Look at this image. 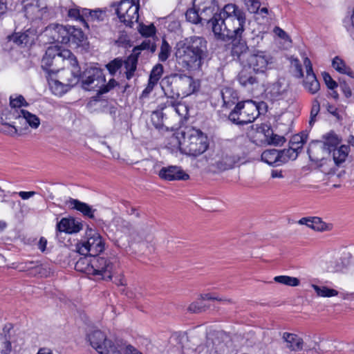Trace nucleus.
<instances>
[{"instance_id":"obj_58","label":"nucleus","mask_w":354,"mask_h":354,"mask_svg":"<svg viewBox=\"0 0 354 354\" xmlns=\"http://www.w3.org/2000/svg\"><path fill=\"white\" fill-rule=\"evenodd\" d=\"M286 141L283 136L272 133L268 142L274 145H281Z\"/></svg>"},{"instance_id":"obj_55","label":"nucleus","mask_w":354,"mask_h":354,"mask_svg":"<svg viewBox=\"0 0 354 354\" xmlns=\"http://www.w3.org/2000/svg\"><path fill=\"white\" fill-rule=\"evenodd\" d=\"M21 109H12L9 113L6 115V120H8V122H14L12 120H17L19 121V123L20 122L21 120Z\"/></svg>"},{"instance_id":"obj_39","label":"nucleus","mask_w":354,"mask_h":354,"mask_svg":"<svg viewBox=\"0 0 354 354\" xmlns=\"http://www.w3.org/2000/svg\"><path fill=\"white\" fill-rule=\"evenodd\" d=\"M185 16L187 20L192 24H205V22H204V21L202 19V18H201L202 17V16L199 15V12L196 10V8H195V6H194L192 8H190L187 10Z\"/></svg>"},{"instance_id":"obj_26","label":"nucleus","mask_w":354,"mask_h":354,"mask_svg":"<svg viewBox=\"0 0 354 354\" xmlns=\"http://www.w3.org/2000/svg\"><path fill=\"white\" fill-rule=\"evenodd\" d=\"M7 38L8 41H12L17 46H26L33 42L34 34L30 30H27L24 32H15Z\"/></svg>"},{"instance_id":"obj_36","label":"nucleus","mask_w":354,"mask_h":354,"mask_svg":"<svg viewBox=\"0 0 354 354\" xmlns=\"http://www.w3.org/2000/svg\"><path fill=\"white\" fill-rule=\"evenodd\" d=\"M148 50L153 53L156 50V45L152 39H145L140 45L133 49V53L139 57L141 50Z\"/></svg>"},{"instance_id":"obj_54","label":"nucleus","mask_w":354,"mask_h":354,"mask_svg":"<svg viewBox=\"0 0 354 354\" xmlns=\"http://www.w3.org/2000/svg\"><path fill=\"white\" fill-rule=\"evenodd\" d=\"M117 85L118 82L113 78H112L109 81V82L106 84L104 82L102 87H99L97 93L100 94L106 93Z\"/></svg>"},{"instance_id":"obj_45","label":"nucleus","mask_w":354,"mask_h":354,"mask_svg":"<svg viewBox=\"0 0 354 354\" xmlns=\"http://www.w3.org/2000/svg\"><path fill=\"white\" fill-rule=\"evenodd\" d=\"M281 153V156H283L285 159V162H288L289 160H295L297 158L298 156L299 151L295 147H290L289 149L280 150Z\"/></svg>"},{"instance_id":"obj_51","label":"nucleus","mask_w":354,"mask_h":354,"mask_svg":"<svg viewBox=\"0 0 354 354\" xmlns=\"http://www.w3.org/2000/svg\"><path fill=\"white\" fill-rule=\"evenodd\" d=\"M245 4L251 13L257 12L261 6L259 0H245Z\"/></svg>"},{"instance_id":"obj_9","label":"nucleus","mask_w":354,"mask_h":354,"mask_svg":"<svg viewBox=\"0 0 354 354\" xmlns=\"http://www.w3.org/2000/svg\"><path fill=\"white\" fill-rule=\"evenodd\" d=\"M86 235V241L80 243L77 246L79 253L98 257L97 254L104 250V243L102 236L97 232L91 229L87 232Z\"/></svg>"},{"instance_id":"obj_8","label":"nucleus","mask_w":354,"mask_h":354,"mask_svg":"<svg viewBox=\"0 0 354 354\" xmlns=\"http://www.w3.org/2000/svg\"><path fill=\"white\" fill-rule=\"evenodd\" d=\"M87 338L99 354H122V346L113 342L100 330H93L87 335Z\"/></svg>"},{"instance_id":"obj_60","label":"nucleus","mask_w":354,"mask_h":354,"mask_svg":"<svg viewBox=\"0 0 354 354\" xmlns=\"http://www.w3.org/2000/svg\"><path fill=\"white\" fill-rule=\"evenodd\" d=\"M340 88L346 97L348 98L352 95V91L350 86L346 82H340Z\"/></svg>"},{"instance_id":"obj_22","label":"nucleus","mask_w":354,"mask_h":354,"mask_svg":"<svg viewBox=\"0 0 354 354\" xmlns=\"http://www.w3.org/2000/svg\"><path fill=\"white\" fill-rule=\"evenodd\" d=\"M82 228V225L74 218H63L57 223L56 229L59 232L77 233Z\"/></svg>"},{"instance_id":"obj_5","label":"nucleus","mask_w":354,"mask_h":354,"mask_svg":"<svg viewBox=\"0 0 354 354\" xmlns=\"http://www.w3.org/2000/svg\"><path fill=\"white\" fill-rule=\"evenodd\" d=\"M179 147L182 153L192 156L203 153L208 148L207 137L199 129L186 127L181 131Z\"/></svg>"},{"instance_id":"obj_37","label":"nucleus","mask_w":354,"mask_h":354,"mask_svg":"<svg viewBox=\"0 0 354 354\" xmlns=\"http://www.w3.org/2000/svg\"><path fill=\"white\" fill-rule=\"evenodd\" d=\"M311 287L314 289L318 297H331L338 295L337 290L327 286H319L315 284H311Z\"/></svg>"},{"instance_id":"obj_18","label":"nucleus","mask_w":354,"mask_h":354,"mask_svg":"<svg viewBox=\"0 0 354 354\" xmlns=\"http://www.w3.org/2000/svg\"><path fill=\"white\" fill-rule=\"evenodd\" d=\"M63 50L55 46H50L47 48L45 55L41 59V67L44 71L50 75L54 73V68H51L55 62H57L62 56Z\"/></svg>"},{"instance_id":"obj_50","label":"nucleus","mask_w":354,"mask_h":354,"mask_svg":"<svg viewBox=\"0 0 354 354\" xmlns=\"http://www.w3.org/2000/svg\"><path fill=\"white\" fill-rule=\"evenodd\" d=\"M199 299H201V300H216V301H223L226 304H232V300L231 299L221 298L218 296H216L215 295L210 294V293L201 295Z\"/></svg>"},{"instance_id":"obj_64","label":"nucleus","mask_w":354,"mask_h":354,"mask_svg":"<svg viewBox=\"0 0 354 354\" xmlns=\"http://www.w3.org/2000/svg\"><path fill=\"white\" fill-rule=\"evenodd\" d=\"M345 22L349 24V26L347 28L348 31L354 30V10L352 15L347 18L345 20Z\"/></svg>"},{"instance_id":"obj_13","label":"nucleus","mask_w":354,"mask_h":354,"mask_svg":"<svg viewBox=\"0 0 354 354\" xmlns=\"http://www.w3.org/2000/svg\"><path fill=\"white\" fill-rule=\"evenodd\" d=\"M325 141L322 143L320 142H316L312 143L308 149V153L310 158L318 159L313 154L314 151L322 149L324 151L327 153H331L333 149L337 148V146L340 144L342 139L338 137L337 134L333 132H330L324 136Z\"/></svg>"},{"instance_id":"obj_12","label":"nucleus","mask_w":354,"mask_h":354,"mask_svg":"<svg viewBox=\"0 0 354 354\" xmlns=\"http://www.w3.org/2000/svg\"><path fill=\"white\" fill-rule=\"evenodd\" d=\"M193 6L196 8L202 19L206 24H211L216 15H218V4L216 0H194Z\"/></svg>"},{"instance_id":"obj_44","label":"nucleus","mask_w":354,"mask_h":354,"mask_svg":"<svg viewBox=\"0 0 354 354\" xmlns=\"http://www.w3.org/2000/svg\"><path fill=\"white\" fill-rule=\"evenodd\" d=\"M2 125L4 127V129H2L3 131L12 136L17 135L19 131L23 129L22 127L15 126V122H3V120Z\"/></svg>"},{"instance_id":"obj_27","label":"nucleus","mask_w":354,"mask_h":354,"mask_svg":"<svg viewBox=\"0 0 354 354\" xmlns=\"http://www.w3.org/2000/svg\"><path fill=\"white\" fill-rule=\"evenodd\" d=\"M164 109H168L171 112H175L179 116L186 117L188 114V109L185 104L176 102L174 97L167 98L164 103V106L161 107L162 111Z\"/></svg>"},{"instance_id":"obj_17","label":"nucleus","mask_w":354,"mask_h":354,"mask_svg":"<svg viewBox=\"0 0 354 354\" xmlns=\"http://www.w3.org/2000/svg\"><path fill=\"white\" fill-rule=\"evenodd\" d=\"M304 64L306 68V75L303 80V86L308 92L315 94L320 88V84L313 72V65L308 57H304Z\"/></svg>"},{"instance_id":"obj_42","label":"nucleus","mask_w":354,"mask_h":354,"mask_svg":"<svg viewBox=\"0 0 354 354\" xmlns=\"http://www.w3.org/2000/svg\"><path fill=\"white\" fill-rule=\"evenodd\" d=\"M11 351L10 337L6 335L0 334V352L2 354H9Z\"/></svg>"},{"instance_id":"obj_43","label":"nucleus","mask_w":354,"mask_h":354,"mask_svg":"<svg viewBox=\"0 0 354 354\" xmlns=\"http://www.w3.org/2000/svg\"><path fill=\"white\" fill-rule=\"evenodd\" d=\"M123 66V60L121 58H115L106 65L107 70L111 75H114Z\"/></svg>"},{"instance_id":"obj_53","label":"nucleus","mask_w":354,"mask_h":354,"mask_svg":"<svg viewBox=\"0 0 354 354\" xmlns=\"http://www.w3.org/2000/svg\"><path fill=\"white\" fill-rule=\"evenodd\" d=\"M163 115L164 113H162V111H156L153 112L151 115V120L156 128L162 126Z\"/></svg>"},{"instance_id":"obj_49","label":"nucleus","mask_w":354,"mask_h":354,"mask_svg":"<svg viewBox=\"0 0 354 354\" xmlns=\"http://www.w3.org/2000/svg\"><path fill=\"white\" fill-rule=\"evenodd\" d=\"M320 110V104L317 99L313 101L312 108L310 111V117L309 120V125L313 126L315 122V118L319 113Z\"/></svg>"},{"instance_id":"obj_4","label":"nucleus","mask_w":354,"mask_h":354,"mask_svg":"<svg viewBox=\"0 0 354 354\" xmlns=\"http://www.w3.org/2000/svg\"><path fill=\"white\" fill-rule=\"evenodd\" d=\"M63 59L67 68L58 70L57 80H53L57 90L56 95H62L76 85L80 79L81 72L76 57L68 50L64 49Z\"/></svg>"},{"instance_id":"obj_20","label":"nucleus","mask_w":354,"mask_h":354,"mask_svg":"<svg viewBox=\"0 0 354 354\" xmlns=\"http://www.w3.org/2000/svg\"><path fill=\"white\" fill-rule=\"evenodd\" d=\"M240 157L234 155L229 149L221 151L219 158L216 162V167L221 171L230 169L239 161Z\"/></svg>"},{"instance_id":"obj_25","label":"nucleus","mask_w":354,"mask_h":354,"mask_svg":"<svg viewBox=\"0 0 354 354\" xmlns=\"http://www.w3.org/2000/svg\"><path fill=\"white\" fill-rule=\"evenodd\" d=\"M238 81L239 84L253 92L259 86V82L257 77L252 75L246 71H241L238 75Z\"/></svg>"},{"instance_id":"obj_46","label":"nucleus","mask_w":354,"mask_h":354,"mask_svg":"<svg viewBox=\"0 0 354 354\" xmlns=\"http://www.w3.org/2000/svg\"><path fill=\"white\" fill-rule=\"evenodd\" d=\"M162 73L163 66L162 64H158L153 68L150 73L149 80L157 84L158 80L160 79Z\"/></svg>"},{"instance_id":"obj_38","label":"nucleus","mask_w":354,"mask_h":354,"mask_svg":"<svg viewBox=\"0 0 354 354\" xmlns=\"http://www.w3.org/2000/svg\"><path fill=\"white\" fill-rule=\"evenodd\" d=\"M274 281L277 283L291 287L298 286L300 284V281L297 277L286 275L274 277Z\"/></svg>"},{"instance_id":"obj_63","label":"nucleus","mask_w":354,"mask_h":354,"mask_svg":"<svg viewBox=\"0 0 354 354\" xmlns=\"http://www.w3.org/2000/svg\"><path fill=\"white\" fill-rule=\"evenodd\" d=\"M19 196L23 199V200H27L30 198V197L34 196L36 194L35 192L30 191V192H19L18 193Z\"/></svg>"},{"instance_id":"obj_6","label":"nucleus","mask_w":354,"mask_h":354,"mask_svg":"<svg viewBox=\"0 0 354 354\" xmlns=\"http://www.w3.org/2000/svg\"><path fill=\"white\" fill-rule=\"evenodd\" d=\"M259 115V107L256 102L245 100L236 104L229 114L228 118L234 124L243 125L252 122Z\"/></svg>"},{"instance_id":"obj_33","label":"nucleus","mask_w":354,"mask_h":354,"mask_svg":"<svg viewBox=\"0 0 354 354\" xmlns=\"http://www.w3.org/2000/svg\"><path fill=\"white\" fill-rule=\"evenodd\" d=\"M138 56L132 53L123 64L126 68V77L128 80H130L134 75V72L137 68Z\"/></svg>"},{"instance_id":"obj_35","label":"nucleus","mask_w":354,"mask_h":354,"mask_svg":"<svg viewBox=\"0 0 354 354\" xmlns=\"http://www.w3.org/2000/svg\"><path fill=\"white\" fill-rule=\"evenodd\" d=\"M333 67L339 73L346 74L354 78V73L350 67L346 65L345 62L339 57H335L332 62Z\"/></svg>"},{"instance_id":"obj_32","label":"nucleus","mask_w":354,"mask_h":354,"mask_svg":"<svg viewBox=\"0 0 354 354\" xmlns=\"http://www.w3.org/2000/svg\"><path fill=\"white\" fill-rule=\"evenodd\" d=\"M20 124H28L32 129H37L40 124L39 118L35 114L24 109H21Z\"/></svg>"},{"instance_id":"obj_56","label":"nucleus","mask_w":354,"mask_h":354,"mask_svg":"<svg viewBox=\"0 0 354 354\" xmlns=\"http://www.w3.org/2000/svg\"><path fill=\"white\" fill-rule=\"evenodd\" d=\"M324 81L329 89L333 90L337 87V83L333 80L330 74L327 72L322 73Z\"/></svg>"},{"instance_id":"obj_11","label":"nucleus","mask_w":354,"mask_h":354,"mask_svg":"<svg viewBox=\"0 0 354 354\" xmlns=\"http://www.w3.org/2000/svg\"><path fill=\"white\" fill-rule=\"evenodd\" d=\"M80 78L83 88L88 91H97L106 82L102 71L96 67L86 68L81 73Z\"/></svg>"},{"instance_id":"obj_57","label":"nucleus","mask_w":354,"mask_h":354,"mask_svg":"<svg viewBox=\"0 0 354 354\" xmlns=\"http://www.w3.org/2000/svg\"><path fill=\"white\" fill-rule=\"evenodd\" d=\"M140 32L145 36L150 37L156 33V28L153 24L149 26H141Z\"/></svg>"},{"instance_id":"obj_47","label":"nucleus","mask_w":354,"mask_h":354,"mask_svg":"<svg viewBox=\"0 0 354 354\" xmlns=\"http://www.w3.org/2000/svg\"><path fill=\"white\" fill-rule=\"evenodd\" d=\"M10 104L11 108L15 109H17L16 108H20L21 106H28V105L24 97L21 95L15 97L10 96Z\"/></svg>"},{"instance_id":"obj_16","label":"nucleus","mask_w":354,"mask_h":354,"mask_svg":"<svg viewBox=\"0 0 354 354\" xmlns=\"http://www.w3.org/2000/svg\"><path fill=\"white\" fill-rule=\"evenodd\" d=\"M174 82L176 88L178 96H187L193 93L196 88L194 80L189 75H176Z\"/></svg>"},{"instance_id":"obj_24","label":"nucleus","mask_w":354,"mask_h":354,"mask_svg":"<svg viewBox=\"0 0 354 354\" xmlns=\"http://www.w3.org/2000/svg\"><path fill=\"white\" fill-rule=\"evenodd\" d=\"M298 223L305 225L319 232L328 231L331 229V225L324 222L319 217H304L298 221Z\"/></svg>"},{"instance_id":"obj_2","label":"nucleus","mask_w":354,"mask_h":354,"mask_svg":"<svg viewBox=\"0 0 354 354\" xmlns=\"http://www.w3.org/2000/svg\"><path fill=\"white\" fill-rule=\"evenodd\" d=\"M174 50L178 64L187 69H199L207 56V41L203 37H189L178 41Z\"/></svg>"},{"instance_id":"obj_14","label":"nucleus","mask_w":354,"mask_h":354,"mask_svg":"<svg viewBox=\"0 0 354 354\" xmlns=\"http://www.w3.org/2000/svg\"><path fill=\"white\" fill-rule=\"evenodd\" d=\"M290 93V86L288 81L284 78H279L271 84L266 89V96L270 100H283L288 97Z\"/></svg>"},{"instance_id":"obj_41","label":"nucleus","mask_w":354,"mask_h":354,"mask_svg":"<svg viewBox=\"0 0 354 354\" xmlns=\"http://www.w3.org/2000/svg\"><path fill=\"white\" fill-rule=\"evenodd\" d=\"M171 46L168 42L165 39H163L160 47V51L158 55L159 60L161 62H165L171 54Z\"/></svg>"},{"instance_id":"obj_31","label":"nucleus","mask_w":354,"mask_h":354,"mask_svg":"<svg viewBox=\"0 0 354 354\" xmlns=\"http://www.w3.org/2000/svg\"><path fill=\"white\" fill-rule=\"evenodd\" d=\"M349 149V146L343 145L332 150L333 160L337 166H339L345 162L348 157Z\"/></svg>"},{"instance_id":"obj_29","label":"nucleus","mask_w":354,"mask_h":354,"mask_svg":"<svg viewBox=\"0 0 354 354\" xmlns=\"http://www.w3.org/2000/svg\"><path fill=\"white\" fill-rule=\"evenodd\" d=\"M67 203L71 209L80 212L84 216L91 218L94 217L95 209H93L88 204L73 198H70Z\"/></svg>"},{"instance_id":"obj_52","label":"nucleus","mask_w":354,"mask_h":354,"mask_svg":"<svg viewBox=\"0 0 354 354\" xmlns=\"http://www.w3.org/2000/svg\"><path fill=\"white\" fill-rule=\"evenodd\" d=\"M205 310L202 301H196L192 303L188 307V310L193 313H198Z\"/></svg>"},{"instance_id":"obj_10","label":"nucleus","mask_w":354,"mask_h":354,"mask_svg":"<svg viewBox=\"0 0 354 354\" xmlns=\"http://www.w3.org/2000/svg\"><path fill=\"white\" fill-rule=\"evenodd\" d=\"M139 5L133 0H122L116 8V14L120 21L127 26L131 27L138 21Z\"/></svg>"},{"instance_id":"obj_19","label":"nucleus","mask_w":354,"mask_h":354,"mask_svg":"<svg viewBox=\"0 0 354 354\" xmlns=\"http://www.w3.org/2000/svg\"><path fill=\"white\" fill-rule=\"evenodd\" d=\"M69 26L59 24H53L47 27L46 32L51 37L53 42L68 44L69 42Z\"/></svg>"},{"instance_id":"obj_7","label":"nucleus","mask_w":354,"mask_h":354,"mask_svg":"<svg viewBox=\"0 0 354 354\" xmlns=\"http://www.w3.org/2000/svg\"><path fill=\"white\" fill-rule=\"evenodd\" d=\"M244 53L236 55L240 58L242 56L243 62L255 73H264L271 68L273 57L266 51L254 50L248 54Z\"/></svg>"},{"instance_id":"obj_15","label":"nucleus","mask_w":354,"mask_h":354,"mask_svg":"<svg viewBox=\"0 0 354 354\" xmlns=\"http://www.w3.org/2000/svg\"><path fill=\"white\" fill-rule=\"evenodd\" d=\"M227 350L223 342L213 337H208L204 344L196 348L198 354H225Z\"/></svg>"},{"instance_id":"obj_3","label":"nucleus","mask_w":354,"mask_h":354,"mask_svg":"<svg viewBox=\"0 0 354 354\" xmlns=\"http://www.w3.org/2000/svg\"><path fill=\"white\" fill-rule=\"evenodd\" d=\"M75 265L77 271L97 277L98 279L109 280L113 277L116 268L117 260L115 258L93 257L83 254Z\"/></svg>"},{"instance_id":"obj_59","label":"nucleus","mask_w":354,"mask_h":354,"mask_svg":"<svg viewBox=\"0 0 354 354\" xmlns=\"http://www.w3.org/2000/svg\"><path fill=\"white\" fill-rule=\"evenodd\" d=\"M155 85H156V83L149 80L147 86L142 91L140 97L141 98L147 97L148 96V95L153 91Z\"/></svg>"},{"instance_id":"obj_1","label":"nucleus","mask_w":354,"mask_h":354,"mask_svg":"<svg viewBox=\"0 0 354 354\" xmlns=\"http://www.w3.org/2000/svg\"><path fill=\"white\" fill-rule=\"evenodd\" d=\"M246 17L245 12L234 3L226 4L212 21V31L220 39H232L239 43L233 48L234 55H239L248 49L241 41L245 30Z\"/></svg>"},{"instance_id":"obj_28","label":"nucleus","mask_w":354,"mask_h":354,"mask_svg":"<svg viewBox=\"0 0 354 354\" xmlns=\"http://www.w3.org/2000/svg\"><path fill=\"white\" fill-rule=\"evenodd\" d=\"M282 338L286 343V347L291 351H299L302 350L304 341L298 335L293 333H284Z\"/></svg>"},{"instance_id":"obj_40","label":"nucleus","mask_w":354,"mask_h":354,"mask_svg":"<svg viewBox=\"0 0 354 354\" xmlns=\"http://www.w3.org/2000/svg\"><path fill=\"white\" fill-rule=\"evenodd\" d=\"M308 139V134L302 132L299 134L293 136L290 141L291 147H295L298 150H301L303 145L306 142Z\"/></svg>"},{"instance_id":"obj_23","label":"nucleus","mask_w":354,"mask_h":354,"mask_svg":"<svg viewBox=\"0 0 354 354\" xmlns=\"http://www.w3.org/2000/svg\"><path fill=\"white\" fill-rule=\"evenodd\" d=\"M285 159L281 151L275 149L265 150L261 154V160L270 165H281L285 163Z\"/></svg>"},{"instance_id":"obj_61","label":"nucleus","mask_w":354,"mask_h":354,"mask_svg":"<svg viewBox=\"0 0 354 354\" xmlns=\"http://www.w3.org/2000/svg\"><path fill=\"white\" fill-rule=\"evenodd\" d=\"M274 31L275 34L280 38L285 39V40L290 41V38L288 36V35L281 28H280L279 27H276L274 28Z\"/></svg>"},{"instance_id":"obj_48","label":"nucleus","mask_w":354,"mask_h":354,"mask_svg":"<svg viewBox=\"0 0 354 354\" xmlns=\"http://www.w3.org/2000/svg\"><path fill=\"white\" fill-rule=\"evenodd\" d=\"M291 66L294 68L295 76L297 78H301L304 77V73L302 70L301 64L299 59L291 57L290 58Z\"/></svg>"},{"instance_id":"obj_30","label":"nucleus","mask_w":354,"mask_h":354,"mask_svg":"<svg viewBox=\"0 0 354 354\" xmlns=\"http://www.w3.org/2000/svg\"><path fill=\"white\" fill-rule=\"evenodd\" d=\"M68 39L71 46H73L75 48L80 46L85 39V35L83 31L80 28H76L73 26H69L68 31Z\"/></svg>"},{"instance_id":"obj_21","label":"nucleus","mask_w":354,"mask_h":354,"mask_svg":"<svg viewBox=\"0 0 354 354\" xmlns=\"http://www.w3.org/2000/svg\"><path fill=\"white\" fill-rule=\"evenodd\" d=\"M159 176L167 180H187L189 176L176 166L162 167L159 171Z\"/></svg>"},{"instance_id":"obj_34","label":"nucleus","mask_w":354,"mask_h":354,"mask_svg":"<svg viewBox=\"0 0 354 354\" xmlns=\"http://www.w3.org/2000/svg\"><path fill=\"white\" fill-rule=\"evenodd\" d=\"M40 0H28L24 6L25 12L27 17L34 19L38 16L40 11Z\"/></svg>"},{"instance_id":"obj_62","label":"nucleus","mask_w":354,"mask_h":354,"mask_svg":"<svg viewBox=\"0 0 354 354\" xmlns=\"http://www.w3.org/2000/svg\"><path fill=\"white\" fill-rule=\"evenodd\" d=\"M82 15H86L87 14H89V16L91 17V19H98V13H101L100 11L98 10H91L89 9H82Z\"/></svg>"}]
</instances>
